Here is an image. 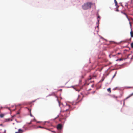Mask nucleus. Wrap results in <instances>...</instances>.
Returning <instances> with one entry per match:
<instances>
[{
    "mask_svg": "<svg viewBox=\"0 0 133 133\" xmlns=\"http://www.w3.org/2000/svg\"><path fill=\"white\" fill-rule=\"evenodd\" d=\"M121 13L123 14H124L125 15L126 17L128 19V16L127 14L126 13H125L124 12H123L122 11H121Z\"/></svg>",
    "mask_w": 133,
    "mask_h": 133,
    "instance_id": "11",
    "label": "nucleus"
},
{
    "mask_svg": "<svg viewBox=\"0 0 133 133\" xmlns=\"http://www.w3.org/2000/svg\"><path fill=\"white\" fill-rule=\"evenodd\" d=\"M112 56V55H109V57H110V58H111V57H110V56Z\"/></svg>",
    "mask_w": 133,
    "mask_h": 133,
    "instance_id": "20",
    "label": "nucleus"
},
{
    "mask_svg": "<svg viewBox=\"0 0 133 133\" xmlns=\"http://www.w3.org/2000/svg\"><path fill=\"white\" fill-rule=\"evenodd\" d=\"M93 4L90 2H87L85 3L82 6V8L84 10H87L90 9L93 5Z\"/></svg>",
    "mask_w": 133,
    "mask_h": 133,
    "instance_id": "1",
    "label": "nucleus"
},
{
    "mask_svg": "<svg viewBox=\"0 0 133 133\" xmlns=\"http://www.w3.org/2000/svg\"><path fill=\"white\" fill-rule=\"evenodd\" d=\"M133 95V93H131L129 96H128V97H127L124 100V101L125 100H126L127 99H128V98H129L132 96Z\"/></svg>",
    "mask_w": 133,
    "mask_h": 133,
    "instance_id": "4",
    "label": "nucleus"
},
{
    "mask_svg": "<svg viewBox=\"0 0 133 133\" xmlns=\"http://www.w3.org/2000/svg\"><path fill=\"white\" fill-rule=\"evenodd\" d=\"M131 46L132 48H133V43H132L131 44Z\"/></svg>",
    "mask_w": 133,
    "mask_h": 133,
    "instance_id": "16",
    "label": "nucleus"
},
{
    "mask_svg": "<svg viewBox=\"0 0 133 133\" xmlns=\"http://www.w3.org/2000/svg\"><path fill=\"white\" fill-rule=\"evenodd\" d=\"M23 132V130L21 129H19L18 130V132H16L15 133H22Z\"/></svg>",
    "mask_w": 133,
    "mask_h": 133,
    "instance_id": "5",
    "label": "nucleus"
},
{
    "mask_svg": "<svg viewBox=\"0 0 133 133\" xmlns=\"http://www.w3.org/2000/svg\"><path fill=\"white\" fill-rule=\"evenodd\" d=\"M37 128H44V127H42L41 126H39L37 127Z\"/></svg>",
    "mask_w": 133,
    "mask_h": 133,
    "instance_id": "15",
    "label": "nucleus"
},
{
    "mask_svg": "<svg viewBox=\"0 0 133 133\" xmlns=\"http://www.w3.org/2000/svg\"><path fill=\"white\" fill-rule=\"evenodd\" d=\"M99 17H100L99 16L98 17V18H99Z\"/></svg>",
    "mask_w": 133,
    "mask_h": 133,
    "instance_id": "27",
    "label": "nucleus"
},
{
    "mask_svg": "<svg viewBox=\"0 0 133 133\" xmlns=\"http://www.w3.org/2000/svg\"><path fill=\"white\" fill-rule=\"evenodd\" d=\"M93 85H92V87H93Z\"/></svg>",
    "mask_w": 133,
    "mask_h": 133,
    "instance_id": "25",
    "label": "nucleus"
},
{
    "mask_svg": "<svg viewBox=\"0 0 133 133\" xmlns=\"http://www.w3.org/2000/svg\"><path fill=\"white\" fill-rule=\"evenodd\" d=\"M131 31L130 32V34L131 37L132 38L133 37V31H132V29H131Z\"/></svg>",
    "mask_w": 133,
    "mask_h": 133,
    "instance_id": "7",
    "label": "nucleus"
},
{
    "mask_svg": "<svg viewBox=\"0 0 133 133\" xmlns=\"http://www.w3.org/2000/svg\"><path fill=\"white\" fill-rule=\"evenodd\" d=\"M5 115V114L1 113L0 114V117L1 118H3Z\"/></svg>",
    "mask_w": 133,
    "mask_h": 133,
    "instance_id": "8",
    "label": "nucleus"
},
{
    "mask_svg": "<svg viewBox=\"0 0 133 133\" xmlns=\"http://www.w3.org/2000/svg\"><path fill=\"white\" fill-rule=\"evenodd\" d=\"M114 1H116V0H114Z\"/></svg>",
    "mask_w": 133,
    "mask_h": 133,
    "instance_id": "29",
    "label": "nucleus"
},
{
    "mask_svg": "<svg viewBox=\"0 0 133 133\" xmlns=\"http://www.w3.org/2000/svg\"><path fill=\"white\" fill-rule=\"evenodd\" d=\"M79 97V96H78V98Z\"/></svg>",
    "mask_w": 133,
    "mask_h": 133,
    "instance_id": "26",
    "label": "nucleus"
},
{
    "mask_svg": "<svg viewBox=\"0 0 133 133\" xmlns=\"http://www.w3.org/2000/svg\"><path fill=\"white\" fill-rule=\"evenodd\" d=\"M123 59H121V58H120V59H119V60L120 61H122V60Z\"/></svg>",
    "mask_w": 133,
    "mask_h": 133,
    "instance_id": "22",
    "label": "nucleus"
},
{
    "mask_svg": "<svg viewBox=\"0 0 133 133\" xmlns=\"http://www.w3.org/2000/svg\"><path fill=\"white\" fill-rule=\"evenodd\" d=\"M120 54V53H117V54H119H119Z\"/></svg>",
    "mask_w": 133,
    "mask_h": 133,
    "instance_id": "24",
    "label": "nucleus"
},
{
    "mask_svg": "<svg viewBox=\"0 0 133 133\" xmlns=\"http://www.w3.org/2000/svg\"><path fill=\"white\" fill-rule=\"evenodd\" d=\"M10 119L9 118H8L5 119V122H8L10 121Z\"/></svg>",
    "mask_w": 133,
    "mask_h": 133,
    "instance_id": "13",
    "label": "nucleus"
},
{
    "mask_svg": "<svg viewBox=\"0 0 133 133\" xmlns=\"http://www.w3.org/2000/svg\"><path fill=\"white\" fill-rule=\"evenodd\" d=\"M95 92V91H94V92H93V93H94Z\"/></svg>",
    "mask_w": 133,
    "mask_h": 133,
    "instance_id": "28",
    "label": "nucleus"
},
{
    "mask_svg": "<svg viewBox=\"0 0 133 133\" xmlns=\"http://www.w3.org/2000/svg\"><path fill=\"white\" fill-rule=\"evenodd\" d=\"M62 125L61 124H59L57 126V128L58 129H61L62 128Z\"/></svg>",
    "mask_w": 133,
    "mask_h": 133,
    "instance_id": "3",
    "label": "nucleus"
},
{
    "mask_svg": "<svg viewBox=\"0 0 133 133\" xmlns=\"http://www.w3.org/2000/svg\"><path fill=\"white\" fill-rule=\"evenodd\" d=\"M130 55V54L128 55H127V57H128Z\"/></svg>",
    "mask_w": 133,
    "mask_h": 133,
    "instance_id": "21",
    "label": "nucleus"
},
{
    "mask_svg": "<svg viewBox=\"0 0 133 133\" xmlns=\"http://www.w3.org/2000/svg\"><path fill=\"white\" fill-rule=\"evenodd\" d=\"M112 96V97H113V98H117V96H115V95H113Z\"/></svg>",
    "mask_w": 133,
    "mask_h": 133,
    "instance_id": "14",
    "label": "nucleus"
},
{
    "mask_svg": "<svg viewBox=\"0 0 133 133\" xmlns=\"http://www.w3.org/2000/svg\"><path fill=\"white\" fill-rule=\"evenodd\" d=\"M64 108L65 109V110H64V111H62V112H64L65 111H70L72 109V107L70 105L68 104H66V105L65 106Z\"/></svg>",
    "mask_w": 133,
    "mask_h": 133,
    "instance_id": "2",
    "label": "nucleus"
},
{
    "mask_svg": "<svg viewBox=\"0 0 133 133\" xmlns=\"http://www.w3.org/2000/svg\"><path fill=\"white\" fill-rule=\"evenodd\" d=\"M116 72L115 73V74H114V75L113 77H114L116 76Z\"/></svg>",
    "mask_w": 133,
    "mask_h": 133,
    "instance_id": "17",
    "label": "nucleus"
},
{
    "mask_svg": "<svg viewBox=\"0 0 133 133\" xmlns=\"http://www.w3.org/2000/svg\"><path fill=\"white\" fill-rule=\"evenodd\" d=\"M32 121H31V122L28 123V124H30L31 123Z\"/></svg>",
    "mask_w": 133,
    "mask_h": 133,
    "instance_id": "18",
    "label": "nucleus"
},
{
    "mask_svg": "<svg viewBox=\"0 0 133 133\" xmlns=\"http://www.w3.org/2000/svg\"><path fill=\"white\" fill-rule=\"evenodd\" d=\"M78 103V102H76L75 104H73L74 105H75L76 104V103Z\"/></svg>",
    "mask_w": 133,
    "mask_h": 133,
    "instance_id": "19",
    "label": "nucleus"
},
{
    "mask_svg": "<svg viewBox=\"0 0 133 133\" xmlns=\"http://www.w3.org/2000/svg\"><path fill=\"white\" fill-rule=\"evenodd\" d=\"M6 130H5L4 131V133H6Z\"/></svg>",
    "mask_w": 133,
    "mask_h": 133,
    "instance_id": "23",
    "label": "nucleus"
},
{
    "mask_svg": "<svg viewBox=\"0 0 133 133\" xmlns=\"http://www.w3.org/2000/svg\"><path fill=\"white\" fill-rule=\"evenodd\" d=\"M119 6H116V10H115V11H116L118 12L119 11V10H118V8L119 7Z\"/></svg>",
    "mask_w": 133,
    "mask_h": 133,
    "instance_id": "9",
    "label": "nucleus"
},
{
    "mask_svg": "<svg viewBox=\"0 0 133 133\" xmlns=\"http://www.w3.org/2000/svg\"><path fill=\"white\" fill-rule=\"evenodd\" d=\"M107 91L108 92H109V93H111V88H109L107 89Z\"/></svg>",
    "mask_w": 133,
    "mask_h": 133,
    "instance_id": "10",
    "label": "nucleus"
},
{
    "mask_svg": "<svg viewBox=\"0 0 133 133\" xmlns=\"http://www.w3.org/2000/svg\"><path fill=\"white\" fill-rule=\"evenodd\" d=\"M96 75H94L92 76H90V78L89 79V80H91L93 78H96Z\"/></svg>",
    "mask_w": 133,
    "mask_h": 133,
    "instance_id": "6",
    "label": "nucleus"
},
{
    "mask_svg": "<svg viewBox=\"0 0 133 133\" xmlns=\"http://www.w3.org/2000/svg\"><path fill=\"white\" fill-rule=\"evenodd\" d=\"M114 2H115V5L116 6H119L118 5V3H117V1H115Z\"/></svg>",
    "mask_w": 133,
    "mask_h": 133,
    "instance_id": "12",
    "label": "nucleus"
}]
</instances>
